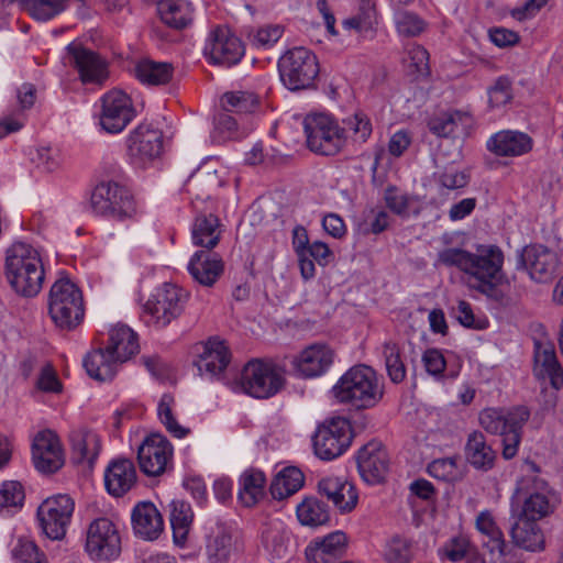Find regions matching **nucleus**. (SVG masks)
<instances>
[{"mask_svg": "<svg viewBox=\"0 0 563 563\" xmlns=\"http://www.w3.org/2000/svg\"><path fill=\"white\" fill-rule=\"evenodd\" d=\"M548 460L542 464L536 460H523L521 472L523 477L518 481L517 488L511 496V510L517 516L539 521L550 516L559 504L556 492L538 474L550 475Z\"/></svg>", "mask_w": 563, "mask_h": 563, "instance_id": "1", "label": "nucleus"}, {"mask_svg": "<svg viewBox=\"0 0 563 563\" xmlns=\"http://www.w3.org/2000/svg\"><path fill=\"white\" fill-rule=\"evenodd\" d=\"M332 398L357 410L376 407L384 398V378L372 366L357 364L349 368L332 386Z\"/></svg>", "mask_w": 563, "mask_h": 563, "instance_id": "2", "label": "nucleus"}, {"mask_svg": "<svg viewBox=\"0 0 563 563\" xmlns=\"http://www.w3.org/2000/svg\"><path fill=\"white\" fill-rule=\"evenodd\" d=\"M4 274L18 295L36 296L42 289L45 277L40 252L31 244L14 242L5 251Z\"/></svg>", "mask_w": 563, "mask_h": 563, "instance_id": "3", "label": "nucleus"}, {"mask_svg": "<svg viewBox=\"0 0 563 563\" xmlns=\"http://www.w3.org/2000/svg\"><path fill=\"white\" fill-rule=\"evenodd\" d=\"M530 417L527 407L483 409L478 415L481 427L503 438V457H515L521 441L522 428Z\"/></svg>", "mask_w": 563, "mask_h": 563, "instance_id": "4", "label": "nucleus"}, {"mask_svg": "<svg viewBox=\"0 0 563 563\" xmlns=\"http://www.w3.org/2000/svg\"><path fill=\"white\" fill-rule=\"evenodd\" d=\"M48 314L60 330L71 331L84 320L85 306L80 289L68 278H58L48 295Z\"/></svg>", "mask_w": 563, "mask_h": 563, "instance_id": "5", "label": "nucleus"}, {"mask_svg": "<svg viewBox=\"0 0 563 563\" xmlns=\"http://www.w3.org/2000/svg\"><path fill=\"white\" fill-rule=\"evenodd\" d=\"M284 382L279 368L274 363L252 360L243 366L239 377L232 382L231 388L253 398L267 399L282 389Z\"/></svg>", "mask_w": 563, "mask_h": 563, "instance_id": "6", "label": "nucleus"}, {"mask_svg": "<svg viewBox=\"0 0 563 563\" xmlns=\"http://www.w3.org/2000/svg\"><path fill=\"white\" fill-rule=\"evenodd\" d=\"M303 131L308 148L319 155H336L346 144L345 128L327 113L306 115Z\"/></svg>", "mask_w": 563, "mask_h": 563, "instance_id": "7", "label": "nucleus"}, {"mask_svg": "<svg viewBox=\"0 0 563 563\" xmlns=\"http://www.w3.org/2000/svg\"><path fill=\"white\" fill-rule=\"evenodd\" d=\"M504 263V255L497 246H482L472 253L465 274L471 286L490 298H498L497 285Z\"/></svg>", "mask_w": 563, "mask_h": 563, "instance_id": "8", "label": "nucleus"}, {"mask_svg": "<svg viewBox=\"0 0 563 563\" xmlns=\"http://www.w3.org/2000/svg\"><path fill=\"white\" fill-rule=\"evenodd\" d=\"M278 70L283 84L289 90H302L313 86L319 74V63L310 49L298 46L279 58Z\"/></svg>", "mask_w": 563, "mask_h": 563, "instance_id": "9", "label": "nucleus"}, {"mask_svg": "<svg viewBox=\"0 0 563 563\" xmlns=\"http://www.w3.org/2000/svg\"><path fill=\"white\" fill-rule=\"evenodd\" d=\"M189 299V292L184 288L164 283L144 305L147 322L156 328H165L179 318Z\"/></svg>", "mask_w": 563, "mask_h": 563, "instance_id": "10", "label": "nucleus"}, {"mask_svg": "<svg viewBox=\"0 0 563 563\" xmlns=\"http://www.w3.org/2000/svg\"><path fill=\"white\" fill-rule=\"evenodd\" d=\"M119 525L107 517L92 520L86 531L85 551L92 561L111 562L122 550Z\"/></svg>", "mask_w": 563, "mask_h": 563, "instance_id": "11", "label": "nucleus"}, {"mask_svg": "<svg viewBox=\"0 0 563 563\" xmlns=\"http://www.w3.org/2000/svg\"><path fill=\"white\" fill-rule=\"evenodd\" d=\"M91 207L96 213L115 220L129 219L136 213V205L130 190L113 181H103L96 186L91 195Z\"/></svg>", "mask_w": 563, "mask_h": 563, "instance_id": "12", "label": "nucleus"}, {"mask_svg": "<svg viewBox=\"0 0 563 563\" xmlns=\"http://www.w3.org/2000/svg\"><path fill=\"white\" fill-rule=\"evenodd\" d=\"M75 501L67 494H57L42 501L36 515L42 532L51 540H62L67 533Z\"/></svg>", "mask_w": 563, "mask_h": 563, "instance_id": "13", "label": "nucleus"}, {"mask_svg": "<svg viewBox=\"0 0 563 563\" xmlns=\"http://www.w3.org/2000/svg\"><path fill=\"white\" fill-rule=\"evenodd\" d=\"M352 439L349 421L341 417L333 418L313 434L314 454L317 457H339L350 448Z\"/></svg>", "mask_w": 563, "mask_h": 563, "instance_id": "14", "label": "nucleus"}, {"mask_svg": "<svg viewBox=\"0 0 563 563\" xmlns=\"http://www.w3.org/2000/svg\"><path fill=\"white\" fill-rule=\"evenodd\" d=\"M136 117L132 99L124 91L112 89L101 98L99 123L103 131L117 134L122 132Z\"/></svg>", "mask_w": 563, "mask_h": 563, "instance_id": "15", "label": "nucleus"}, {"mask_svg": "<svg viewBox=\"0 0 563 563\" xmlns=\"http://www.w3.org/2000/svg\"><path fill=\"white\" fill-rule=\"evenodd\" d=\"M203 54L214 65L231 67L243 57L244 46L228 27L218 26L210 33Z\"/></svg>", "mask_w": 563, "mask_h": 563, "instance_id": "16", "label": "nucleus"}, {"mask_svg": "<svg viewBox=\"0 0 563 563\" xmlns=\"http://www.w3.org/2000/svg\"><path fill=\"white\" fill-rule=\"evenodd\" d=\"M519 266L528 272L531 279L548 283L556 275L559 256L555 251L543 244H530L522 249Z\"/></svg>", "mask_w": 563, "mask_h": 563, "instance_id": "17", "label": "nucleus"}, {"mask_svg": "<svg viewBox=\"0 0 563 563\" xmlns=\"http://www.w3.org/2000/svg\"><path fill=\"white\" fill-rule=\"evenodd\" d=\"M128 153L135 164H146L163 152V132L148 123L139 124L126 139Z\"/></svg>", "mask_w": 563, "mask_h": 563, "instance_id": "18", "label": "nucleus"}, {"mask_svg": "<svg viewBox=\"0 0 563 563\" xmlns=\"http://www.w3.org/2000/svg\"><path fill=\"white\" fill-rule=\"evenodd\" d=\"M198 350V358L195 362L201 376L210 379L221 378L231 361V353L225 341L219 338H210L201 343Z\"/></svg>", "mask_w": 563, "mask_h": 563, "instance_id": "19", "label": "nucleus"}, {"mask_svg": "<svg viewBox=\"0 0 563 563\" xmlns=\"http://www.w3.org/2000/svg\"><path fill=\"white\" fill-rule=\"evenodd\" d=\"M476 529L484 537L483 563H506V543L500 528L488 510L481 511L475 521Z\"/></svg>", "mask_w": 563, "mask_h": 563, "instance_id": "20", "label": "nucleus"}, {"mask_svg": "<svg viewBox=\"0 0 563 563\" xmlns=\"http://www.w3.org/2000/svg\"><path fill=\"white\" fill-rule=\"evenodd\" d=\"M334 360L333 350L325 344H312L294 357L291 365L296 374L303 378L323 375Z\"/></svg>", "mask_w": 563, "mask_h": 563, "instance_id": "21", "label": "nucleus"}, {"mask_svg": "<svg viewBox=\"0 0 563 563\" xmlns=\"http://www.w3.org/2000/svg\"><path fill=\"white\" fill-rule=\"evenodd\" d=\"M187 271L199 285L212 287L224 273V262L216 252L198 250L191 255Z\"/></svg>", "mask_w": 563, "mask_h": 563, "instance_id": "22", "label": "nucleus"}, {"mask_svg": "<svg viewBox=\"0 0 563 563\" xmlns=\"http://www.w3.org/2000/svg\"><path fill=\"white\" fill-rule=\"evenodd\" d=\"M319 494L325 496L341 514L351 512L357 505L354 484L342 476H327L318 482Z\"/></svg>", "mask_w": 563, "mask_h": 563, "instance_id": "23", "label": "nucleus"}, {"mask_svg": "<svg viewBox=\"0 0 563 563\" xmlns=\"http://www.w3.org/2000/svg\"><path fill=\"white\" fill-rule=\"evenodd\" d=\"M67 48L82 82L101 84L108 77L107 63L100 55L79 44Z\"/></svg>", "mask_w": 563, "mask_h": 563, "instance_id": "24", "label": "nucleus"}, {"mask_svg": "<svg viewBox=\"0 0 563 563\" xmlns=\"http://www.w3.org/2000/svg\"><path fill=\"white\" fill-rule=\"evenodd\" d=\"M131 522L134 534L148 541L158 539L164 529L162 515L151 501H140L133 507Z\"/></svg>", "mask_w": 563, "mask_h": 563, "instance_id": "25", "label": "nucleus"}, {"mask_svg": "<svg viewBox=\"0 0 563 563\" xmlns=\"http://www.w3.org/2000/svg\"><path fill=\"white\" fill-rule=\"evenodd\" d=\"M135 483L136 471L132 460H111L104 471V485L111 496H123Z\"/></svg>", "mask_w": 563, "mask_h": 563, "instance_id": "26", "label": "nucleus"}, {"mask_svg": "<svg viewBox=\"0 0 563 563\" xmlns=\"http://www.w3.org/2000/svg\"><path fill=\"white\" fill-rule=\"evenodd\" d=\"M224 232L217 216L199 212L191 224V242L205 251H212L219 244Z\"/></svg>", "mask_w": 563, "mask_h": 563, "instance_id": "27", "label": "nucleus"}, {"mask_svg": "<svg viewBox=\"0 0 563 563\" xmlns=\"http://www.w3.org/2000/svg\"><path fill=\"white\" fill-rule=\"evenodd\" d=\"M512 543L525 551L541 552L545 549V536L538 521L517 516L510 529Z\"/></svg>", "mask_w": 563, "mask_h": 563, "instance_id": "28", "label": "nucleus"}, {"mask_svg": "<svg viewBox=\"0 0 563 563\" xmlns=\"http://www.w3.org/2000/svg\"><path fill=\"white\" fill-rule=\"evenodd\" d=\"M487 148L497 156H520L531 151L532 139L518 131H500L487 141Z\"/></svg>", "mask_w": 563, "mask_h": 563, "instance_id": "29", "label": "nucleus"}, {"mask_svg": "<svg viewBox=\"0 0 563 563\" xmlns=\"http://www.w3.org/2000/svg\"><path fill=\"white\" fill-rule=\"evenodd\" d=\"M233 552L232 534L229 527L217 522L206 536V553L211 563L227 562Z\"/></svg>", "mask_w": 563, "mask_h": 563, "instance_id": "30", "label": "nucleus"}, {"mask_svg": "<svg viewBox=\"0 0 563 563\" xmlns=\"http://www.w3.org/2000/svg\"><path fill=\"white\" fill-rule=\"evenodd\" d=\"M120 364L107 346L92 350L84 358L87 374L100 382L111 380Z\"/></svg>", "mask_w": 563, "mask_h": 563, "instance_id": "31", "label": "nucleus"}, {"mask_svg": "<svg viewBox=\"0 0 563 563\" xmlns=\"http://www.w3.org/2000/svg\"><path fill=\"white\" fill-rule=\"evenodd\" d=\"M261 538L264 548L273 558L284 559L288 554L289 533L283 520H266L261 529Z\"/></svg>", "mask_w": 563, "mask_h": 563, "instance_id": "32", "label": "nucleus"}, {"mask_svg": "<svg viewBox=\"0 0 563 563\" xmlns=\"http://www.w3.org/2000/svg\"><path fill=\"white\" fill-rule=\"evenodd\" d=\"M107 347L122 364L139 352L137 335L131 328L124 324H117L109 331Z\"/></svg>", "mask_w": 563, "mask_h": 563, "instance_id": "33", "label": "nucleus"}, {"mask_svg": "<svg viewBox=\"0 0 563 563\" xmlns=\"http://www.w3.org/2000/svg\"><path fill=\"white\" fill-rule=\"evenodd\" d=\"M266 477L256 468L245 470L239 478V501L247 508L258 504L265 496Z\"/></svg>", "mask_w": 563, "mask_h": 563, "instance_id": "34", "label": "nucleus"}, {"mask_svg": "<svg viewBox=\"0 0 563 563\" xmlns=\"http://www.w3.org/2000/svg\"><path fill=\"white\" fill-rule=\"evenodd\" d=\"M157 9L162 21L176 30L185 29L194 19V7L189 0H161Z\"/></svg>", "mask_w": 563, "mask_h": 563, "instance_id": "35", "label": "nucleus"}, {"mask_svg": "<svg viewBox=\"0 0 563 563\" xmlns=\"http://www.w3.org/2000/svg\"><path fill=\"white\" fill-rule=\"evenodd\" d=\"M305 475L296 466H287L273 478L269 492L275 500H284L302 488Z\"/></svg>", "mask_w": 563, "mask_h": 563, "instance_id": "36", "label": "nucleus"}, {"mask_svg": "<svg viewBox=\"0 0 563 563\" xmlns=\"http://www.w3.org/2000/svg\"><path fill=\"white\" fill-rule=\"evenodd\" d=\"M194 520V511L189 503L174 499L169 504V521L173 530L174 542L184 545L187 541Z\"/></svg>", "mask_w": 563, "mask_h": 563, "instance_id": "37", "label": "nucleus"}, {"mask_svg": "<svg viewBox=\"0 0 563 563\" xmlns=\"http://www.w3.org/2000/svg\"><path fill=\"white\" fill-rule=\"evenodd\" d=\"M135 77L144 85L161 86L168 84L174 76V67L166 62L140 60L134 68Z\"/></svg>", "mask_w": 563, "mask_h": 563, "instance_id": "38", "label": "nucleus"}, {"mask_svg": "<svg viewBox=\"0 0 563 563\" xmlns=\"http://www.w3.org/2000/svg\"><path fill=\"white\" fill-rule=\"evenodd\" d=\"M296 516L301 526L317 528L330 521L327 504L316 497H306L296 507Z\"/></svg>", "mask_w": 563, "mask_h": 563, "instance_id": "39", "label": "nucleus"}, {"mask_svg": "<svg viewBox=\"0 0 563 563\" xmlns=\"http://www.w3.org/2000/svg\"><path fill=\"white\" fill-rule=\"evenodd\" d=\"M534 374L540 379H548L554 389H560L563 385V369L552 350H543L537 354Z\"/></svg>", "mask_w": 563, "mask_h": 563, "instance_id": "40", "label": "nucleus"}, {"mask_svg": "<svg viewBox=\"0 0 563 563\" xmlns=\"http://www.w3.org/2000/svg\"><path fill=\"white\" fill-rule=\"evenodd\" d=\"M382 354L390 382L397 385L402 383L407 376V367L402 360L399 344L393 340L385 341L382 345Z\"/></svg>", "mask_w": 563, "mask_h": 563, "instance_id": "41", "label": "nucleus"}, {"mask_svg": "<svg viewBox=\"0 0 563 563\" xmlns=\"http://www.w3.org/2000/svg\"><path fill=\"white\" fill-rule=\"evenodd\" d=\"M74 454L80 457H98L101 452V439L98 433L88 429H76L69 434Z\"/></svg>", "mask_w": 563, "mask_h": 563, "instance_id": "42", "label": "nucleus"}, {"mask_svg": "<svg viewBox=\"0 0 563 563\" xmlns=\"http://www.w3.org/2000/svg\"><path fill=\"white\" fill-rule=\"evenodd\" d=\"M258 104L260 99L252 91H229L221 98V106L227 112L252 113Z\"/></svg>", "mask_w": 563, "mask_h": 563, "instance_id": "43", "label": "nucleus"}, {"mask_svg": "<svg viewBox=\"0 0 563 563\" xmlns=\"http://www.w3.org/2000/svg\"><path fill=\"white\" fill-rule=\"evenodd\" d=\"M397 33L404 37H417L422 34L428 23L416 12L398 9L394 13Z\"/></svg>", "mask_w": 563, "mask_h": 563, "instance_id": "44", "label": "nucleus"}, {"mask_svg": "<svg viewBox=\"0 0 563 563\" xmlns=\"http://www.w3.org/2000/svg\"><path fill=\"white\" fill-rule=\"evenodd\" d=\"M51 455L60 457L63 455V445L58 435L49 430H42L35 434L32 441V457H44Z\"/></svg>", "mask_w": 563, "mask_h": 563, "instance_id": "45", "label": "nucleus"}, {"mask_svg": "<svg viewBox=\"0 0 563 563\" xmlns=\"http://www.w3.org/2000/svg\"><path fill=\"white\" fill-rule=\"evenodd\" d=\"M69 0H23L30 15L38 21H47L64 12Z\"/></svg>", "mask_w": 563, "mask_h": 563, "instance_id": "46", "label": "nucleus"}, {"mask_svg": "<svg viewBox=\"0 0 563 563\" xmlns=\"http://www.w3.org/2000/svg\"><path fill=\"white\" fill-rule=\"evenodd\" d=\"M25 498L21 483L5 481L0 485V514H11L23 506Z\"/></svg>", "mask_w": 563, "mask_h": 563, "instance_id": "47", "label": "nucleus"}, {"mask_svg": "<svg viewBox=\"0 0 563 563\" xmlns=\"http://www.w3.org/2000/svg\"><path fill=\"white\" fill-rule=\"evenodd\" d=\"M361 478L368 485L385 482L389 473V460H355Z\"/></svg>", "mask_w": 563, "mask_h": 563, "instance_id": "48", "label": "nucleus"}, {"mask_svg": "<svg viewBox=\"0 0 563 563\" xmlns=\"http://www.w3.org/2000/svg\"><path fill=\"white\" fill-rule=\"evenodd\" d=\"M464 468V460H432L427 472L434 478L454 482L462 478Z\"/></svg>", "mask_w": 563, "mask_h": 563, "instance_id": "49", "label": "nucleus"}, {"mask_svg": "<svg viewBox=\"0 0 563 563\" xmlns=\"http://www.w3.org/2000/svg\"><path fill=\"white\" fill-rule=\"evenodd\" d=\"M175 399L170 394H164L158 402L157 413L161 422L174 437L181 439L189 433V429L180 426L173 415Z\"/></svg>", "mask_w": 563, "mask_h": 563, "instance_id": "50", "label": "nucleus"}, {"mask_svg": "<svg viewBox=\"0 0 563 563\" xmlns=\"http://www.w3.org/2000/svg\"><path fill=\"white\" fill-rule=\"evenodd\" d=\"M173 446L169 441L159 433L150 434L139 448L136 457H172Z\"/></svg>", "mask_w": 563, "mask_h": 563, "instance_id": "51", "label": "nucleus"}, {"mask_svg": "<svg viewBox=\"0 0 563 563\" xmlns=\"http://www.w3.org/2000/svg\"><path fill=\"white\" fill-rule=\"evenodd\" d=\"M216 187V178L209 173L198 172L189 177L186 183V191L195 200H208Z\"/></svg>", "mask_w": 563, "mask_h": 563, "instance_id": "52", "label": "nucleus"}, {"mask_svg": "<svg viewBox=\"0 0 563 563\" xmlns=\"http://www.w3.org/2000/svg\"><path fill=\"white\" fill-rule=\"evenodd\" d=\"M384 558L388 563H409L412 558L410 541L400 536L393 537L385 545Z\"/></svg>", "mask_w": 563, "mask_h": 563, "instance_id": "53", "label": "nucleus"}, {"mask_svg": "<svg viewBox=\"0 0 563 563\" xmlns=\"http://www.w3.org/2000/svg\"><path fill=\"white\" fill-rule=\"evenodd\" d=\"M472 253L460 247H448L440 251L437 255L435 265L456 267L466 272Z\"/></svg>", "mask_w": 563, "mask_h": 563, "instance_id": "54", "label": "nucleus"}, {"mask_svg": "<svg viewBox=\"0 0 563 563\" xmlns=\"http://www.w3.org/2000/svg\"><path fill=\"white\" fill-rule=\"evenodd\" d=\"M450 128L453 139L470 135L474 126V118L468 111L448 110Z\"/></svg>", "mask_w": 563, "mask_h": 563, "instance_id": "55", "label": "nucleus"}, {"mask_svg": "<svg viewBox=\"0 0 563 563\" xmlns=\"http://www.w3.org/2000/svg\"><path fill=\"white\" fill-rule=\"evenodd\" d=\"M384 198L386 206L390 211L401 217L409 216L413 197L399 191L395 187H388L385 191Z\"/></svg>", "mask_w": 563, "mask_h": 563, "instance_id": "56", "label": "nucleus"}, {"mask_svg": "<svg viewBox=\"0 0 563 563\" xmlns=\"http://www.w3.org/2000/svg\"><path fill=\"white\" fill-rule=\"evenodd\" d=\"M437 183L446 189H460L468 184V175L449 165L435 174Z\"/></svg>", "mask_w": 563, "mask_h": 563, "instance_id": "57", "label": "nucleus"}, {"mask_svg": "<svg viewBox=\"0 0 563 563\" xmlns=\"http://www.w3.org/2000/svg\"><path fill=\"white\" fill-rule=\"evenodd\" d=\"M43 554L37 545L26 538H19L11 549V556L15 563H30Z\"/></svg>", "mask_w": 563, "mask_h": 563, "instance_id": "58", "label": "nucleus"}, {"mask_svg": "<svg viewBox=\"0 0 563 563\" xmlns=\"http://www.w3.org/2000/svg\"><path fill=\"white\" fill-rule=\"evenodd\" d=\"M346 128L353 132L357 142L364 143L372 134V123L366 114L362 112L355 113L353 117L344 120Z\"/></svg>", "mask_w": 563, "mask_h": 563, "instance_id": "59", "label": "nucleus"}, {"mask_svg": "<svg viewBox=\"0 0 563 563\" xmlns=\"http://www.w3.org/2000/svg\"><path fill=\"white\" fill-rule=\"evenodd\" d=\"M408 62L409 67L417 75L426 76L429 74V53L423 46L412 44L408 48Z\"/></svg>", "mask_w": 563, "mask_h": 563, "instance_id": "60", "label": "nucleus"}, {"mask_svg": "<svg viewBox=\"0 0 563 563\" xmlns=\"http://www.w3.org/2000/svg\"><path fill=\"white\" fill-rule=\"evenodd\" d=\"M465 452L472 457H494L493 449L486 443L481 431H473L467 438Z\"/></svg>", "mask_w": 563, "mask_h": 563, "instance_id": "61", "label": "nucleus"}, {"mask_svg": "<svg viewBox=\"0 0 563 563\" xmlns=\"http://www.w3.org/2000/svg\"><path fill=\"white\" fill-rule=\"evenodd\" d=\"M36 386L44 393L59 394L63 385L57 376L56 371L51 364H45L38 374Z\"/></svg>", "mask_w": 563, "mask_h": 563, "instance_id": "62", "label": "nucleus"}, {"mask_svg": "<svg viewBox=\"0 0 563 563\" xmlns=\"http://www.w3.org/2000/svg\"><path fill=\"white\" fill-rule=\"evenodd\" d=\"M283 35V27L279 25H267L260 27L252 36V44L260 48L272 47Z\"/></svg>", "mask_w": 563, "mask_h": 563, "instance_id": "63", "label": "nucleus"}, {"mask_svg": "<svg viewBox=\"0 0 563 563\" xmlns=\"http://www.w3.org/2000/svg\"><path fill=\"white\" fill-rule=\"evenodd\" d=\"M422 363L428 374L435 378L443 376L446 367V361L441 351L437 349H428L422 355Z\"/></svg>", "mask_w": 563, "mask_h": 563, "instance_id": "64", "label": "nucleus"}]
</instances>
